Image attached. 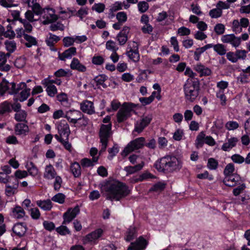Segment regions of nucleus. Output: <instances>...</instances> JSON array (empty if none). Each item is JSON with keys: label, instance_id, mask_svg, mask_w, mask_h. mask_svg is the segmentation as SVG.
Masks as SVG:
<instances>
[{"label": "nucleus", "instance_id": "obj_1", "mask_svg": "<svg viewBox=\"0 0 250 250\" xmlns=\"http://www.w3.org/2000/svg\"><path fill=\"white\" fill-rule=\"evenodd\" d=\"M105 191L106 198L118 201L129 194V190L126 185L117 181L107 183L102 188Z\"/></svg>", "mask_w": 250, "mask_h": 250}, {"label": "nucleus", "instance_id": "obj_2", "mask_svg": "<svg viewBox=\"0 0 250 250\" xmlns=\"http://www.w3.org/2000/svg\"><path fill=\"white\" fill-rule=\"evenodd\" d=\"M154 167L160 172L170 173L179 170L182 167V164L175 156L166 155L158 160Z\"/></svg>", "mask_w": 250, "mask_h": 250}, {"label": "nucleus", "instance_id": "obj_3", "mask_svg": "<svg viewBox=\"0 0 250 250\" xmlns=\"http://www.w3.org/2000/svg\"><path fill=\"white\" fill-rule=\"evenodd\" d=\"M184 89L186 100L193 102L199 95V83L192 78L188 79L184 85Z\"/></svg>", "mask_w": 250, "mask_h": 250}, {"label": "nucleus", "instance_id": "obj_4", "mask_svg": "<svg viewBox=\"0 0 250 250\" xmlns=\"http://www.w3.org/2000/svg\"><path fill=\"white\" fill-rule=\"evenodd\" d=\"M136 105L132 103H125L117 113V121L119 123L126 121L131 115V112Z\"/></svg>", "mask_w": 250, "mask_h": 250}, {"label": "nucleus", "instance_id": "obj_5", "mask_svg": "<svg viewBox=\"0 0 250 250\" xmlns=\"http://www.w3.org/2000/svg\"><path fill=\"white\" fill-rule=\"evenodd\" d=\"M111 124L102 125L101 126L99 136L102 144V148L100 151H104L107 146L109 138L111 136Z\"/></svg>", "mask_w": 250, "mask_h": 250}, {"label": "nucleus", "instance_id": "obj_6", "mask_svg": "<svg viewBox=\"0 0 250 250\" xmlns=\"http://www.w3.org/2000/svg\"><path fill=\"white\" fill-rule=\"evenodd\" d=\"M145 142V139L144 137H139L131 141L125 148L122 155L126 156L130 152L142 148Z\"/></svg>", "mask_w": 250, "mask_h": 250}, {"label": "nucleus", "instance_id": "obj_7", "mask_svg": "<svg viewBox=\"0 0 250 250\" xmlns=\"http://www.w3.org/2000/svg\"><path fill=\"white\" fill-rule=\"evenodd\" d=\"M138 46L137 43L134 41L128 43L127 51L126 52V55L134 62H138L140 60Z\"/></svg>", "mask_w": 250, "mask_h": 250}, {"label": "nucleus", "instance_id": "obj_8", "mask_svg": "<svg viewBox=\"0 0 250 250\" xmlns=\"http://www.w3.org/2000/svg\"><path fill=\"white\" fill-rule=\"evenodd\" d=\"M243 182L241 177L238 174L235 173L231 175L225 176L223 180L224 184L228 187H233L237 186Z\"/></svg>", "mask_w": 250, "mask_h": 250}, {"label": "nucleus", "instance_id": "obj_9", "mask_svg": "<svg viewBox=\"0 0 250 250\" xmlns=\"http://www.w3.org/2000/svg\"><path fill=\"white\" fill-rule=\"evenodd\" d=\"M80 212L79 207L77 206L74 208H69L63 214V218L64 219L62 224L69 223Z\"/></svg>", "mask_w": 250, "mask_h": 250}, {"label": "nucleus", "instance_id": "obj_10", "mask_svg": "<svg viewBox=\"0 0 250 250\" xmlns=\"http://www.w3.org/2000/svg\"><path fill=\"white\" fill-rule=\"evenodd\" d=\"M83 117V113L79 110H70L67 111L64 116V118L71 123L76 124L78 122L80 118Z\"/></svg>", "mask_w": 250, "mask_h": 250}, {"label": "nucleus", "instance_id": "obj_11", "mask_svg": "<svg viewBox=\"0 0 250 250\" xmlns=\"http://www.w3.org/2000/svg\"><path fill=\"white\" fill-rule=\"evenodd\" d=\"M221 41L224 43H230L232 46L237 47L241 43V38L234 34H227L222 36Z\"/></svg>", "mask_w": 250, "mask_h": 250}, {"label": "nucleus", "instance_id": "obj_12", "mask_svg": "<svg viewBox=\"0 0 250 250\" xmlns=\"http://www.w3.org/2000/svg\"><path fill=\"white\" fill-rule=\"evenodd\" d=\"M147 244V241L142 237H140L135 242L131 243L128 250H144Z\"/></svg>", "mask_w": 250, "mask_h": 250}, {"label": "nucleus", "instance_id": "obj_13", "mask_svg": "<svg viewBox=\"0 0 250 250\" xmlns=\"http://www.w3.org/2000/svg\"><path fill=\"white\" fill-rule=\"evenodd\" d=\"M42 18L45 19L42 23L44 25L48 24L58 19V16L55 14V10L52 8H46L45 13H43Z\"/></svg>", "mask_w": 250, "mask_h": 250}, {"label": "nucleus", "instance_id": "obj_14", "mask_svg": "<svg viewBox=\"0 0 250 250\" xmlns=\"http://www.w3.org/2000/svg\"><path fill=\"white\" fill-rule=\"evenodd\" d=\"M58 133L61 136H64L66 140H68V137L70 133V130L68 124L66 121L62 120L58 125Z\"/></svg>", "mask_w": 250, "mask_h": 250}, {"label": "nucleus", "instance_id": "obj_15", "mask_svg": "<svg viewBox=\"0 0 250 250\" xmlns=\"http://www.w3.org/2000/svg\"><path fill=\"white\" fill-rule=\"evenodd\" d=\"M130 28L128 26H124L123 29L116 36V40L120 45H124L128 40V35L129 33Z\"/></svg>", "mask_w": 250, "mask_h": 250}, {"label": "nucleus", "instance_id": "obj_16", "mask_svg": "<svg viewBox=\"0 0 250 250\" xmlns=\"http://www.w3.org/2000/svg\"><path fill=\"white\" fill-rule=\"evenodd\" d=\"M14 131L16 135L23 137L27 134L29 129L28 126L26 124L20 123L15 125Z\"/></svg>", "mask_w": 250, "mask_h": 250}, {"label": "nucleus", "instance_id": "obj_17", "mask_svg": "<svg viewBox=\"0 0 250 250\" xmlns=\"http://www.w3.org/2000/svg\"><path fill=\"white\" fill-rule=\"evenodd\" d=\"M27 229V226L24 223H19L13 226L12 230L16 235L21 237L24 235Z\"/></svg>", "mask_w": 250, "mask_h": 250}, {"label": "nucleus", "instance_id": "obj_18", "mask_svg": "<svg viewBox=\"0 0 250 250\" xmlns=\"http://www.w3.org/2000/svg\"><path fill=\"white\" fill-rule=\"evenodd\" d=\"M80 108L83 112L89 115L95 113L93 103L87 100L84 101L81 103Z\"/></svg>", "mask_w": 250, "mask_h": 250}, {"label": "nucleus", "instance_id": "obj_19", "mask_svg": "<svg viewBox=\"0 0 250 250\" xmlns=\"http://www.w3.org/2000/svg\"><path fill=\"white\" fill-rule=\"evenodd\" d=\"M103 231L102 229H99L91 233L87 234L84 239L85 243L89 242H92L100 237L103 234Z\"/></svg>", "mask_w": 250, "mask_h": 250}, {"label": "nucleus", "instance_id": "obj_20", "mask_svg": "<svg viewBox=\"0 0 250 250\" xmlns=\"http://www.w3.org/2000/svg\"><path fill=\"white\" fill-rule=\"evenodd\" d=\"M239 140L236 137H231L228 139L227 142L222 146V149L225 151H228L236 146Z\"/></svg>", "mask_w": 250, "mask_h": 250}, {"label": "nucleus", "instance_id": "obj_21", "mask_svg": "<svg viewBox=\"0 0 250 250\" xmlns=\"http://www.w3.org/2000/svg\"><path fill=\"white\" fill-rule=\"evenodd\" d=\"M76 54V48L71 47L65 50L63 53L59 54V58L61 60L65 61L66 59L71 58Z\"/></svg>", "mask_w": 250, "mask_h": 250}, {"label": "nucleus", "instance_id": "obj_22", "mask_svg": "<svg viewBox=\"0 0 250 250\" xmlns=\"http://www.w3.org/2000/svg\"><path fill=\"white\" fill-rule=\"evenodd\" d=\"M70 68L73 70H76L80 72H85L86 67L82 64L77 58H73L70 64Z\"/></svg>", "mask_w": 250, "mask_h": 250}, {"label": "nucleus", "instance_id": "obj_23", "mask_svg": "<svg viewBox=\"0 0 250 250\" xmlns=\"http://www.w3.org/2000/svg\"><path fill=\"white\" fill-rule=\"evenodd\" d=\"M144 165V162L142 161L141 163L134 166H127L125 167L124 170L127 173V174H132L141 170Z\"/></svg>", "mask_w": 250, "mask_h": 250}, {"label": "nucleus", "instance_id": "obj_24", "mask_svg": "<svg viewBox=\"0 0 250 250\" xmlns=\"http://www.w3.org/2000/svg\"><path fill=\"white\" fill-rule=\"evenodd\" d=\"M57 175V173L51 165L46 166L45 168V172L43 174V177L47 179H53Z\"/></svg>", "mask_w": 250, "mask_h": 250}, {"label": "nucleus", "instance_id": "obj_25", "mask_svg": "<svg viewBox=\"0 0 250 250\" xmlns=\"http://www.w3.org/2000/svg\"><path fill=\"white\" fill-rule=\"evenodd\" d=\"M49 37L47 38L45 42L48 46L50 47V49L52 51H55L56 49L53 47L55 43L60 40V38L52 33H49Z\"/></svg>", "mask_w": 250, "mask_h": 250}, {"label": "nucleus", "instance_id": "obj_26", "mask_svg": "<svg viewBox=\"0 0 250 250\" xmlns=\"http://www.w3.org/2000/svg\"><path fill=\"white\" fill-rule=\"evenodd\" d=\"M10 84L11 85V87L10 89L9 93L11 95L16 94L18 93L20 90L26 87V84L23 82L21 83L17 86L15 83H11Z\"/></svg>", "mask_w": 250, "mask_h": 250}, {"label": "nucleus", "instance_id": "obj_27", "mask_svg": "<svg viewBox=\"0 0 250 250\" xmlns=\"http://www.w3.org/2000/svg\"><path fill=\"white\" fill-rule=\"evenodd\" d=\"M19 186V181L15 180L13 186L7 185L5 189V194L8 196H11L17 193V189Z\"/></svg>", "mask_w": 250, "mask_h": 250}, {"label": "nucleus", "instance_id": "obj_28", "mask_svg": "<svg viewBox=\"0 0 250 250\" xmlns=\"http://www.w3.org/2000/svg\"><path fill=\"white\" fill-rule=\"evenodd\" d=\"M37 205L44 210H50L52 208V203L49 199L37 201Z\"/></svg>", "mask_w": 250, "mask_h": 250}, {"label": "nucleus", "instance_id": "obj_29", "mask_svg": "<svg viewBox=\"0 0 250 250\" xmlns=\"http://www.w3.org/2000/svg\"><path fill=\"white\" fill-rule=\"evenodd\" d=\"M12 215L15 218L20 219L25 215V212L21 207L16 206L12 209Z\"/></svg>", "mask_w": 250, "mask_h": 250}, {"label": "nucleus", "instance_id": "obj_30", "mask_svg": "<svg viewBox=\"0 0 250 250\" xmlns=\"http://www.w3.org/2000/svg\"><path fill=\"white\" fill-rule=\"evenodd\" d=\"M195 69L200 73L201 76H209L211 73V70L209 68L201 64H197L195 67Z\"/></svg>", "mask_w": 250, "mask_h": 250}, {"label": "nucleus", "instance_id": "obj_31", "mask_svg": "<svg viewBox=\"0 0 250 250\" xmlns=\"http://www.w3.org/2000/svg\"><path fill=\"white\" fill-rule=\"evenodd\" d=\"M42 84L44 85L46 87V92L47 94L50 97H54L57 93V89L56 86L53 84H49L48 83H45L44 81H42Z\"/></svg>", "mask_w": 250, "mask_h": 250}, {"label": "nucleus", "instance_id": "obj_32", "mask_svg": "<svg viewBox=\"0 0 250 250\" xmlns=\"http://www.w3.org/2000/svg\"><path fill=\"white\" fill-rule=\"evenodd\" d=\"M70 170L75 177H79L81 175V166L77 162L71 164Z\"/></svg>", "mask_w": 250, "mask_h": 250}, {"label": "nucleus", "instance_id": "obj_33", "mask_svg": "<svg viewBox=\"0 0 250 250\" xmlns=\"http://www.w3.org/2000/svg\"><path fill=\"white\" fill-rule=\"evenodd\" d=\"M106 80V76L104 75H100L96 77L94 80L97 83L98 88H100L101 86L103 88H106V85L104 83L105 81Z\"/></svg>", "mask_w": 250, "mask_h": 250}, {"label": "nucleus", "instance_id": "obj_34", "mask_svg": "<svg viewBox=\"0 0 250 250\" xmlns=\"http://www.w3.org/2000/svg\"><path fill=\"white\" fill-rule=\"evenodd\" d=\"M26 168L30 175L35 176L38 174V169L33 162L27 163L26 165Z\"/></svg>", "mask_w": 250, "mask_h": 250}, {"label": "nucleus", "instance_id": "obj_35", "mask_svg": "<svg viewBox=\"0 0 250 250\" xmlns=\"http://www.w3.org/2000/svg\"><path fill=\"white\" fill-rule=\"evenodd\" d=\"M23 38L27 41L25 45L27 47H31L32 45H36L37 42L36 39L27 34H23Z\"/></svg>", "mask_w": 250, "mask_h": 250}, {"label": "nucleus", "instance_id": "obj_36", "mask_svg": "<svg viewBox=\"0 0 250 250\" xmlns=\"http://www.w3.org/2000/svg\"><path fill=\"white\" fill-rule=\"evenodd\" d=\"M4 44L6 49L10 53L14 52L17 48L16 43L14 41L6 40L4 42Z\"/></svg>", "mask_w": 250, "mask_h": 250}, {"label": "nucleus", "instance_id": "obj_37", "mask_svg": "<svg viewBox=\"0 0 250 250\" xmlns=\"http://www.w3.org/2000/svg\"><path fill=\"white\" fill-rule=\"evenodd\" d=\"M11 111V104L8 102L5 101L0 104V114L10 112Z\"/></svg>", "mask_w": 250, "mask_h": 250}, {"label": "nucleus", "instance_id": "obj_38", "mask_svg": "<svg viewBox=\"0 0 250 250\" xmlns=\"http://www.w3.org/2000/svg\"><path fill=\"white\" fill-rule=\"evenodd\" d=\"M231 29L235 34H238L242 31L241 24L238 20H234L232 22Z\"/></svg>", "mask_w": 250, "mask_h": 250}, {"label": "nucleus", "instance_id": "obj_39", "mask_svg": "<svg viewBox=\"0 0 250 250\" xmlns=\"http://www.w3.org/2000/svg\"><path fill=\"white\" fill-rule=\"evenodd\" d=\"M34 14L40 15L45 13L46 9H42L41 5L36 2L31 7Z\"/></svg>", "mask_w": 250, "mask_h": 250}, {"label": "nucleus", "instance_id": "obj_40", "mask_svg": "<svg viewBox=\"0 0 250 250\" xmlns=\"http://www.w3.org/2000/svg\"><path fill=\"white\" fill-rule=\"evenodd\" d=\"M214 50L221 56L224 55L227 52L225 45L220 43L214 45Z\"/></svg>", "mask_w": 250, "mask_h": 250}, {"label": "nucleus", "instance_id": "obj_41", "mask_svg": "<svg viewBox=\"0 0 250 250\" xmlns=\"http://www.w3.org/2000/svg\"><path fill=\"white\" fill-rule=\"evenodd\" d=\"M166 188V184L159 182L153 185L149 190V191L160 192L164 190Z\"/></svg>", "mask_w": 250, "mask_h": 250}, {"label": "nucleus", "instance_id": "obj_42", "mask_svg": "<svg viewBox=\"0 0 250 250\" xmlns=\"http://www.w3.org/2000/svg\"><path fill=\"white\" fill-rule=\"evenodd\" d=\"M136 237V230L135 228L130 227L128 229L125 237V240L127 241H130Z\"/></svg>", "mask_w": 250, "mask_h": 250}, {"label": "nucleus", "instance_id": "obj_43", "mask_svg": "<svg viewBox=\"0 0 250 250\" xmlns=\"http://www.w3.org/2000/svg\"><path fill=\"white\" fill-rule=\"evenodd\" d=\"M27 113L24 110H21L15 115V119L18 122H24L25 121Z\"/></svg>", "mask_w": 250, "mask_h": 250}, {"label": "nucleus", "instance_id": "obj_44", "mask_svg": "<svg viewBox=\"0 0 250 250\" xmlns=\"http://www.w3.org/2000/svg\"><path fill=\"white\" fill-rule=\"evenodd\" d=\"M205 134L204 132H201L197 136L196 139V145L197 147H202L204 143Z\"/></svg>", "mask_w": 250, "mask_h": 250}, {"label": "nucleus", "instance_id": "obj_45", "mask_svg": "<svg viewBox=\"0 0 250 250\" xmlns=\"http://www.w3.org/2000/svg\"><path fill=\"white\" fill-rule=\"evenodd\" d=\"M8 83L7 81L3 79L2 82L0 83V94L1 96L4 95L6 91L8 89Z\"/></svg>", "mask_w": 250, "mask_h": 250}, {"label": "nucleus", "instance_id": "obj_46", "mask_svg": "<svg viewBox=\"0 0 250 250\" xmlns=\"http://www.w3.org/2000/svg\"><path fill=\"white\" fill-rule=\"evenodd\" d=\"M65 198V196L62 193H59L54 196L52 198V201L58 203L59 204H62L64 202V200Z\"/></svg>", "mask_w": 250, "mask_h": 250}, {"label": "nucleus", "instance_id": "obj_47", "mask_svg": "<svg viewBox=\"0 0 250 250\" xmlns=\"http://www.w3.org/2000/svg\"><path fill=\"white\" fill-rule=\"evenodd\" d=\"M234 171V165L232 163H229L228 164L224 170V173L225 175V176H228V175H232L233 173V172Z\"/></svg>", "mask_w": 250, "mask_h": 250}, {"label": "nucleus", "instance_id": "obj_48", "mask_svg": "<svg viewBox=\"0 0 250 250\" xmlns=\"http://www.w3.org/2000/svg\"><path fill=\"white\" fill-rule=\"evenodd\" d=\"M4 36L5 38H8L10 39L15 38L16 34L12 30V27L10 24H8L7 26V30L4 32Z\"/></svg>", "mask_w": 250, "mask_h": 250}, {"label": "nucleus", "instance_id": "obj_49", "mask_svg": "<svg viewBox=\"0 0 250 250\" xmlns=\"http://www.w3.org/2000/svg\"><path fill=\"white\" fill-rule=\"evenodd\" d=\"M222 11L220 8H215L209 11V14L212 18H217L221 16Z\"/></svg>", "mask_w": 250, "mask_h": 250}, {"label": "nucleus", "instance_id": "obj_50", "mask_svg": "<svg viewBox=\"0 0 250 250\" xmlns=\"http://www.w3.org/2000/svg\"><path fill=\"white\" fill-rule=\"evenodd\" d=\"M246 188V185L243 182L240 184L237 185V187L234 188L233 190V193L235 196H238Z\"/></svg>", "mask_w": 250, "mask_h": 250}, {"label": "nucleus", "instance_id": "obj_51", "mask_svg": "<svg viewBox=\"0 0 250 250\" xmlns=\"http://www.w3.org/2000/svg\"><path fill=\"white\" fill-rule=\"evenodd\" d=\"M214 30L216 34L222 35L225 32V27L222 23H217L214 26Z\"/></svg>", "mask_w": 250, "mask_h": 250}, {"label": "nucleus", "instance_id": "obj_52", "mask_svg": "<svg viewBox=\"0 0 250 250\" xmlns=\"http://www.w3.org/2000/svg\"><path fill=\"white\" fill-rule=\"evenodd\" d=\"M106 48L112 51V52H116L118 49V47L116 45V43L111 40L108 41L106 42Z\"/></svg>", "mask_w": 250, "mask_h": 250}, {"label": "nucleus", "instance_id": "obj_53", "mask_svg": "<svg viewBox=\"0 0 250 250\" xmlns=\"http://www.w3.org/2000/svg\"><path fill=\"white\" fill-rule=\"evenodd\" d=\"M19 21L21 22L24 26L25 32L30 33L32 30V26L31 24L29 23V21H27L25 19H22L21 18L19 19Z\"/></svg>", "mask_w": 250, "mask_h": 250}, {"label": "nucleus", "instance_id": "obj_54", "mask_svg": "<svg viewBox=\"0 0 250 250\" xmlns=\"http://www.w3.org/2000/svg\"><path fill=\"white\" fill-rule=\"evenodd\" d=\"M218 165V162L214 158H210L208 159V167L210 169H216Z\"/></svg>", "mask_w": 250, "mask_h": 250}, {"label": "nucleus", "instance_id": "obj_55", "mask_svg": "<svg viewBox=\"0 0 250 250\" xmlns=\"http://www.w3.org/2000/svg\"><path fill=\"white\" fill-rule=\"evenodd\" d=\"M139 11L141 13H144L148 9L149 6L147 2L145 1L139 2L138 3Z\"/></svg>", "mask_w": 250, "mask_h": 250}, {"label": "nucleus", "instance_id": "obj_56", "mask_svg": "<svg viewBox=\"0 0 250 250\" xmlns=\"http://www.w3.org/2000/svg\"><path fill=\"white\" fill-rule=\"evenodd\" d=\"M49 28L52 31H55L58 30L63 31L64 30V26L61 23L58 22L56 23L51 24Z\"/></svg>", "mask_w": 250, "mask_h": 250}, {"label": "nucleus", "instance_id": "obj_57", "mask_svg": "<svg viewBox=\"0 0 250 250\" xmlns=\"http://www.w3.org/2000/svg\"><path fill=\"white\" fill-rule=\"evenodd\" d=\"M24 90H23L20 93L21 95V98L20 99V102H23L25 100L27 99L28 97L29 94H30V89L29 88H23Z\"/></svg>", "mask_w": 250, "mask_h": 250}, {"label": "nucleus", "instance_id": "obj_58", "mask_svg": "<svg viewBox=\"0 0 250 250\" xmlns=\"http://www.w3.org/2000/svg\"><path fill=\"white\" fill-rule=\"evenodd\" d=\"M94 163L95 162H93L92 160H91L90 159L88 158H83L82 159L81 161L82 167H93Z\"/></svg>", "mask_w": 250, "mask_h": 250}, {"label": "nucleus", "instance_id": "obj_59", "mask_svg": "<svg viewBox=\"0 0 250 250\" xmlns=\"http://www.w3.org/2000/svg\"><path fill=\"white\" fill-rule=\"evenodd\" d=\"M231 159L235 163L242 164L245 161V158L239 154H235L231 156Z\"/></svg>", "mask_w": 250, "mask_h": 250}, {"label": "nucleus", "instance_id": "obj_60", "mask_svg": "<svg viewBox=\"0 0 250 250\" xmlns=\"http://www.w3.org/2000/svg\"><path fill=\"white\" fill-rule=\"evenodd\" d=\"M30 215L33 219H38L41 215L39 209L37 208H32L30 209Z\"/></svg>", "mask_w": 250, "mask_h": 250}, {"label": "nucleus", "instance_id": "obj_61", "mask_svg": "<svg viewBox=\"0 0 250 250\" xmlns=\"http://www.w3.org/2000/svg\"><path fill=\"white\" fill-rule=\"evenodd\" d=\"M116 18L119 22H125L127 20V15L124 12H120L116 15Z\"/></svg>", "mask_w": 250, "mask_h": 250}, {"label": "nucleus", "instance_id": "obj_62", "mask_svg": "<svg viewBox=\"0 0 250 250\" xmlns=\"http://www.w3.org/2000/svg\"><path fill=\"white\" fill-rule=\"evenodd\" d=\"M105 8V5L102 3H95L92 7L93 10H95L98 13L103 12Z\"/></svg>", "mask_w": 250, "mask_h": 250}, {"label": "nucleus", "instance_id": "obj_63", "mask_svg": "<svg viewBox=\"0 0 250 250\" xmlns=\"http://www.w3.org/2000/svg\"><path fill=\"white\" fill-rule=\"evenodd\" d=\"M87 10V8H81L77 12H76V14H74V15L80 17L81 19L82 20L83 16H85L88 14Z\"/></svg>", "mask_w": 250, "mask_h": 250}, {"label": "nucleus", "instance_id": "obj_64", "mask_svg": "<svg viewBox=\"0 0 250 250\" xmlns=\"http://www.w3.org/2000/svg\"><path fill=\"white\" fill-rule=\"evenodd\" d=\"M54 178L55 180L54 183V188L55 190H59L62 183V178L59 176H56Z\"/></svg>", "mask_w": 250, "mask_h": 250}]
</instances>
